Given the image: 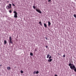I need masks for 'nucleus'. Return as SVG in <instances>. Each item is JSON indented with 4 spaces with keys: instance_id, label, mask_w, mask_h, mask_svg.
<instances>
[{
    "instance_id": "nucleus-1",
    "label": "nucleus",
    "mask_w": 76,
    "mask_h": 76,
    "mask_svg": "<svg viewBox=\"0 0 76 76\" xmlns=\"http://www.w3.org/2000/svg\"><path fill=\"white\" fill-rule=\"evenodd\" d=\"M69 63H70L68 65L70 66V69L72 70H74V71L76 72V67H75V65H73V64H72L70 62Z\"/></svg>"
},
{
    "instance_id": "nucleus-2",
    "label": "nucleus",
    "mask_w": 76,
    "mask_h": 76,
    "mask_svg": "<svg viewBox=\"0 0 76 76\" xmlns=\"http://www.w3.org/2000/svg\"><path fill=\"white\" fill-rule=\"evenodd\" d=\"M9 6L7 5V6L6 8L7 9H10V8H12V7H11L12 4H9Z\"/></svg>"
},
{
    "instance_id": "nucleus-3",
    "label": "nucleus",
    "mask_w": 76,
    "mask_h": 76,
    "mask_svg": "<svg viewBox=\"0 0 76 76\" xmlns=\"http://www.w3.org/2000/svg\"><path fill=\"white\" fill-rule=\"evenodd\" d=\"M14 13H15L14 16V18H18V13H17V12H16V11H15L14 12Z\"/></svg>"
},
{
    "instance_id": "nucleus-4",
    "label": "nucleus",
    "mask_w": 76,
    "mask_h": 76,
    "mask_svg": "<svg viewBox=\"0 0 76 76\" xmlns=\"http://www.w3.org/2000/svg\"><path fill=\"white\" fill-rule=\"evenodd\" d=\"M9 42L10 44V43L11 44H12L13 42H12V37H11L10 36L9 37Z\"/></svg>"
},
{
    "instance_id": "nucleus-5",
    "label": "nucleus",
    "mask_w": 76,
    "mask_h": 76,
    "mask_svg": "<svg viewBox=\"0 0 76 76\" xmlns=\"http://www.w3.org/2000/svg\"><path fill=\"white\" fill-rule=\"evenodd\" d=\"M36 10L37 12H38V13H42V12H41V10H38L37 9H36Z\"/></svg>"
},
{
    "instance_id": "nucleus-6",
    "label": "nucleus",
    "mask_w": 76,
    "mask_h": 76,
    "mask_svg": "<svg viewBox=\"0 0 76 76\" xmlns=\"http://www.w3.org/2000/svg\"><path fill=\"white\" fill-rule=\"evenodd\" d=\"M51 23L50 22V21H48V26H51Z\"/></svg>"
},
{
    "instance_id": "nucleus-7",
    "label": "nucleus",
    "mask_w": 76,
    "mask_h": 76,
    "mask_svg": "<svg viewBox=\"0 0 76 76\" xmlns=\"http://www.w3.org/2000/svg\"><path fill=\"white\" fill-rule=\"evenodd\" d=\"M52 59H50L48 60V62H51Z\"/></svg>"
},
{
    "instance_id": "nucleus-8",
    "label": "nucleus",
    "mask_w": 76,
    "mask_h": 76,
    "mask_svg": "<svg viewBox=\"0 0 76 76\" xmlns=\"http://www.w3.org/2000/svg\"><path fill=\"white\" fill-rule=\"evenodd\" d=\"M44 26L45 28H47V24H46V23H44Z\"/></svg>"
},
{
    "instance_id": "nucleus-9",
    "label": "nucleus",
    "mask_w": 76,
    "mask_h": 76,
    "mask_svg": "<svg viewBox=\"0 0 76 76\" xmlns=\"http://www.w3.org/2000/svg\"><path fill=\"white\" fill-rule=\"evenodd\" d=\"M39 23L41 25V26H42V22H41V21L39 22Z\"/></svg>"
},
{
    "instance_id": "nucleus-10",
    "label": "nucleus",
    "mask_w": 76,
    "mask_h": 76,
    "mask_svg": "<svg viewBox=\"0 0 76 76\" xmlns=\"http://www.w3.org/2000/svg\"><path fill=\"white\" fill-rule=\"evenodd\" d=\"M7 69L9 70H10V69H11V68H10V67L8 66L7 67Z\"/></svg>"
},
{
    "instance_id": "nucleus-11",
    "label": "nucleus",
    "mask_w": 76,
    "mask_h": 76,
    "mask_svg": "<svg viewBox=\"0 0 76 76\" xmlns=\"http://www.w3.org/2000/svg\"><path fill=\"white\" fill-rule=\"evenodd\" d=\"M50 56V54H48L47 56V58H48V57H49V56Z\"/></svg>"
},
{
    "instance_id": "nucleus-12",
    "label": "nucleus",
    "mask_w": 76,
    "mask_h": 76,
    "mask_svg": "<svg viewBox=\"0 0 76 76\" xmlns=\"http://www.w3.org/2000/svg\"><path fill=\"white\" fill-rule=\"evenodd\" d=\"M30 56H33V53H30Z\"/></svg>"
},
{
    "instance_id": "nucleus-13",
    "label": "nucleus",
    "mask_w": 76,
    "mask_h": 76,
    "mask_svg": "<svg viewBox=\"0 0 76 76\" xmlns=\"http://www.w3.org/2000/svg\"><path fill=\"white\" fill-rule=\"evenodd\" d=\"M7 42L6 40L4 41V44H6V43Z\"/></svg>"
},
{
    "instance_id": "nucleus-14",
    "label": "nucleus",
    "mask_w": 76,
    "mask_h": 76,
    "mask_svg": "<svg viewBox=\"0 0 76 76\" xmlns=\"http://www.w3.org/2000/svg\"><path fill=\"white\" fill-rule=\"evenodd\" d=\"M33 7L34 9H35V8H36V7L34 6H33Z\"/></svg>"
},
{
    "instance_id": "nucleus-15",
    "label": "nucleus",
    "mask_w": 76,
    "mask_h": 76,
    "mask_svg": "<svg viewBox=\"0 0 76 76\" xmlns=\"http://www.w3.org/2000/svg\"><path fill=\"white\" fill-rule=\"evenodd\" d=\"M38 73H39V71H37L36 72V74H38Z\"/></svg>"
},
{
    "instance_id": "nucleus-16",
    "label": "nucleus",
    "mask_w": 76,
    "mask_h": 76,
    "mask_svg": "<svg viewBox=\"0 0 76 76\" xmlns=\"http://www.w3.org/2000/svg\"><path fill=\"white\" fill-rule=\"evenodd\" d=\"M52 58V56H50L49 57V59H50V58Z\"/></svg>"
},
{
    "instance_id": "nucleus-17",
    "label": "nucleus",
    "mask_w": 76,
    "mask_h": 76,
    "mask_svg": "<svg viewBox=\"0 0 76 76\" xmlns=\"http://www.w3.org/2000/svg\"><path fill=\"white\" fill-rule=\"evenodd\" d=\"M21 73H23V71L21 70L20 71Z\"/></svg>"
},
{
    "instance_id": "nucleus-18",
    "label": "nucleus",
    "mask_w": 76,
    "mask_h": 76,
    "mask_svg": "<svg viewBox=\"0 0 76 76\" xmlns=\"http://www.w3.org/2000/svg\"><path fill=\"white\" fill-rule=\"evenodd\" d=\"M74 17H75V18H76V14L74 15Z\"/></svg>"
},
{
    "instance_id": "nucleus-19",
    "label": "nucleus",
    "mask_w": 76,
    "mask_h": 76,
    "mask_svg": "<svg viewBox=\"0 0 76 76\" xmlns=\"http://www.w3.org/2000/svg\"><path fill=\"white\" fill-rule=\"evenodd\" d=\"M36 73V71H34V72H33V74H35Z\"/></svg>"
},
{
    "instance_id": "nucleus-20",
    "label": "nucleus",
    "mask_w": 76,
    "mask_h": 76,
    "mask_svg": "<svg viewBox=\"0 0 76 76\" xmlns=\"http://www.w3.org/2000/svg\"><path fill=\"white\" fill-rule=\"evenodd\" d=\"M9 12H10V13H12V10H9Z\"/></svg>"
},
{
    "instance_id": "nucleus-21",
    "label": "nucleus",
    "mask_w": 76,
    "mask_h": 76,
    "mask_svg": "<svg viewBox=\"0 0 76 76\" xmlns=\"http://www.w3.org/2000/svg\"><path fill=\"white\" fill-rule=\"evenodd\" d=\"M63 57H64V58L65 57H66V56H65V55H64L63 56Z\"/></svg>"
},
{
    "instance_id": "nucleus-22",
    "label": "nucleus",
    "mask_w": 76,
    "mask_h": 76,
    "mask_svg": "<svg viewBox=\"0 0 76 76\" xmlns=\"http://www.w3.org/2000/svg\"><path fill=\"white\" fill-rule=\"evenodd\" d=\"M13 6H15V5L13 4H12Z\"/></svg>"
},
{
    "instance_id": "nucleus-23",
    "label": "nucleus",
    "mask_w": 76,
    "mask_h": 76,
    "mask_svg": "<svg viewBox=\"0 0 76 76\" xmlns=\"http://www.w3.org/2000/svg\"><path fill=\"white\" fill-rule=\"evenodd\" d=\"M45 39H46V40H48V38H47L45 37Z\"/></svg>"
},
{
    "instance_id": "nucleus-24",
    "label": "nucleus",
    "mask_w": 76,
    "mask_h": 76,
    "mask_svg": "<svg viewBox=\"0 0 76 76\" xmlns=\"http://www.w3.org/2000/svg\"><path fill=\"white\" fill-rule=\"evenodd\" d=\"M48 2H50V1H51V0H48Z\"/></svg>"
},
{
    "instance_id": "nucleus-25",
    "label": "nucleus",
    "mask_w": 76,
    "mask_h": 76,
    "mask_svg": "<svg viewBox=\"0 0 76 76\" xmlns=\"http://www.w3.org/2000/svg\"><path fill=\"white\" fill-rule=\"evenodd\" d=\"M45 47H46V48H48V46H45Z\"/></svg>"
},
{
    "instance_id": "nucleus-26",
    "label": "nucleus",
    "mask_w": 76,
    "mask_h": 76,
    "mask_svg": "<svg viewBox=\"0 0 76 76\" xmlns=\"http://www.w3.org/2000/svg\"><path fill=\"white\" fill-rule=\"evenodd\" d=\"M55 76H58L56 74L55 75Z\"/></svg>"
},
{
    "instance_id": "nucleus-27",
    "label": "nucleus",
    "mask_w": 76,
    "mask_h": 76,
    "mask_svg": "<svg viewBox=\"0 0 76 76\" xmlns=\"http://www.w3.org/2000/svg\"><path fill=\"white\" fill-rule=\"evenodd\" d=\"M0 66L1 67V66H2V65H1V64L0 65Z\"/></svg>"
},
{
    "instance_id": "nucleus-28",
    "label": "nucleus",
    "mask_w": 76,
    "mask_h": 76,
    "mask_svg": "<svg viewBox=\"0 0 76 76\" xmlns=\"http://www.w3.org/2000/svg\"><path fill=\"white\" fill-rule=\"evenodd\" d=\"M7 3H9V1H7Z\"/></svg>"
},
{
    "instance_id": "nucleus-29",
    "label": "nucleus",
    "mask_w": 76,
    "mask_h": 76,
    "mask_svg": "<svg viewBox=\"0 0 76 76\" xmlns=\"http://www.w3.org/2000/svg\"><path fill=\"white\" fill-rule=\"evenodd\" d=\"M58 55H60V54H59L58 53Z\"/></svg>"
},
{
    "instance_id": "nucleus-30",
    "label": "nucleus",
    "mask_w": 76,
    "mask_h": 76,
    "mask_svg": "<svg viewBox=\"0 0 76 76\" xmlns=\"http://www.w3.org/2000/svg\"><path fill=\"white\" fill-rule=\"evenodd\" d=\"M35 51H36V50H35Z\"/></svg>"
}]
</instances>
